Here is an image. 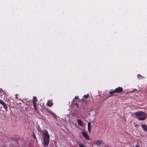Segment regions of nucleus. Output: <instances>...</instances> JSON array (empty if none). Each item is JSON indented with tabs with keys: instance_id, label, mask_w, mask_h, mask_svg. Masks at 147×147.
<instances>
[{
	"instance_id": "nucleus-1",
	"label": "nucleus",
	"mask_w": 147,
	"mask_h": 147,
	"mask_svg": "<svg viewBox=\"0 0 147 147\" xmlns=\"http://www.w3.org/2000/svg\"><path fill=\"white\" fill-rule=\"evenodd\" d=\"M135 114L139 121H144L147 117L146 114L142 111L136 112Z\"/></svg>"
},
{
	"instance_id": "nucleus-2",
	"label": "nucleus",
	"mask_w": 147,
	"mask_h": 147,
	"mask_svg": "<svg viewBox=\"0 0 147 147\" xmlns=\"http://www.w3.org/2000/svg\"><path fill=\"white\" fill-rule=\"evenodd\" d=\"M123 90V89L122 87H119L116 88L114 90L109 92L110 94H112L115 93H120Z\"/></svg>"
},
{
	"instance_id": "nucleus-3",
	"label": "nucleus",
	"mask_w": 147,
	"mask_h": 147,
	"mask_svg": "<svg viewBox=\"0 0 147 147\" xmlns=\"http://www.w3.org/2000/svg\"><path fill=\"white\" fill-rule=\"evenodd\" d=\"M44 135L43 142H49L50 136L47 131L45 129L44 130V132L42 133Z\"/></svg>"
},
{
	"instance_id": "nucleus-4",
	"label": "nucleus",
	"mask_w": 147,
	"mask_h": 147,
	"mask_svg": "<svg viewBox=\"0 0 147 147\" xmlns=\"http://www.w3.org/2000/svg\"><path fill=\"white\" fill-rule=\"evenodd\" d=\"M0 104L3 106L4 108L6 110H7V104L5 103L1 100H0Z\"/></svg>"
},
{
	"instance_id": "nucleus-5",
	"label": "nucleus",
	"mask_w": 147,
	"mask_h": 147,
	"mask_svg": "<svg viewBox=\"0 0 147 147\" xmlns=\"http://www.w3.org/2000/svg\"><path fill=\"white\" fill-rule=\"evenodd\" d=\"M82 135L84 137L88 140H90V138L88 135L87 133H86L84 132L83 131L82 133Z\"/></svg>"
},
{
	"instance_id": "nucleus-6",
	"label": "nucleus",
	"mask_w": 147,
	"mask_h": 147,
	"mask_svg": "<svg viewBox=\"0 0 147 147\" xmlns=\"http://www.w3.org/2000/svg\"><path fill=\"white\" fill-rule=\"evenodd\" d=\"M88 125V132L89 133H90L91 129L90 128L91 127V123L90 122H88L87 124Z\"/></svg>"
},
{
	"instance_id": "nucleus-7",
	"label": "nucleus",
	"mask_w": 147,
	"mask_h": 147,
	"mask_svg": "<svg viewBox=\"0 0 147 147\" xmlns=\"http://www.w3.org/2000/svg\"><path fill=\"white\" fill-rule=\"evenodd\" d=\"M32 103L33 104L34 108L35 110H36L37 109V108L36 107V103L34 100H32Z\"/></svg>"
},
{
	"instance_id": "nucleus-8",
	"label": "nucleus",
	"mask_w": 147,
	"mask_h": 147,
	"mask_svg": "<svg viewBox=\"0 0 147 147\" xmlns=\"http://www.w3.org/2000/svg\"><path fill=\"white\" fill-rule=\"evenodd\" d=\"M141 127L144 130H145L147 132V126L145 124H142Z\"/></svg>"
},
{
	"instance_id": "nucleus-9",
	"label": "nucleus",
	"mask_w": 147,
	"mask_h": 147,
	"mask_svg": "<svg viewBox=\"0 0 147 147\" xmlns=\"http://www.w3.org/2000/svg\"><path fill=\"white\" fill-rule=\"evenodd\" d=\"M53 105V103L51 101H48L47 103V105L49 107H51Z\"/></svg>"
},
{
	"instance_id": "nucleus-10",
	"label": "nucleus",
	"mask_w": 147,
	"mask_h": 147,
	"mask_svg": "<svg viewBox=\"0 0 147 147\" xmlns=\"http://www.w3.org/2000/svg\"><path fill=\"white\" fill-rule=\"evenodd\" d=\"M49 143V142H43V144L44 147H48Z\"/></svg>"
},
{
	"instance_id": "nucleus-11",
	"label": "nucleus",
	"mask_w": 147,
	"mask_h": 147,
	"mask_svg": "<svg viewBox=\"0 0 147 147\" xmlns=\"http://www.w3.org/2000/svg\"><path fill=\"white\" fill-rule=\"evenodd\" d=\"M77 121L78 125L80 126H82L83 125V123L80 120L78 119Z\"/></svg>"
},
{
	"instance_id": "nucleus-12",
	"label": "nucleus",
	"mask_w": 147,
	"mask_h": 147,
	"mask_svg": "<svg viewBox=\"0 0 147 147\" xmlns=\"http://www.w3.org/2000/svg\"><path fill=\"white\" fill-rule=\"evenodd\" d=\"M96 144L97 145H101L103 143L102 141H100L99 140H97L95 142Z\"/></svg>"
},
{
	"instance_id": "nucleus-13",
	"label": "nucleus",
	"mask_w": 147,
	"mask_h": 147,
	"mask_svg": "<svg viewBox=\"0 0 147 147\" xmlns=\"http://www.w3.org/2000/svg\"><path fill=\"white\" fill-rule=\"evenodd\" d=\"M78 144L80 147H86L84 146L83 144L81 142H78Z\"/></svg>"
},
{
	"instance_id": "nucleus-14",
	"label": "nucleus",
	"mask_w": 147,
	"mask_h": 147,
	"mask_svg": "<svg viewBox=\"0 0 147 147\" xmlns=\"http://www.w3.org/2000/svg\"><path fill=\"white\" fill-rule=\"evenodd\" d=\"M137 77L139 79H142L144 78V77L141 76L140 74H138L137 75Z\"/></svg>"
},
{
	"instance_id": "nucleus-15",
	"label": "nucleus",
	"mask_w": 147,
	"mask_h": 147,
	"mask_svg": "<svg viewBox=\"0 0 147 147\" xmlns=\"http://www.w3.org/2000/svg\"><path fill=\"white\" fill-rule=\"evenodd\" d=\"M39 127L38 128L37 130L40 133H42V134L44 132Z\"/></svg>"
},
{
	"instance_id": "nucleus-16",
	"label": "nucleus",
	"mask_w": 147,
	"mask_h": 147,
	"mask_svg": "<svg viewBox=\"0 0 147 147\" xmlns=\"http://www.w3.org/2000/svg\"><path fill=\"white\" fill-rule=\"evenodd\" d=\"M89 95L88 94H87V95H85L83 97L85 98H87L88 97Z\"/></svg>"
},
{
	"instance_id": "nucleus-17",
	"label": "nucleus",
	"mask_w": 147,
	"mask_h": 147,
	"mask_svg": "<svg viewBox=\"0 0 147 147\" xmlns=\"http://www.w3.org/2000/svg\"><path fill=\"white\" fill-rule=\"evenodd\" d=\"M32 100L34 101H38V100H37V97L36 96H34L33 97V100Z\"/></svg>"
},
{
	"instance_id": "nucleus-18",
	"label": "nucleus",
	"mask_w": 147,
	"mask_h": 147,
	"mask_svg": "<svg viewBox=\"0 0 147 147\" xmlns=\"http://www.w3.org/2000/svg\"><path fill=\"white\" fill-rule=\"evenodd\" d=\"M33 138L35 139H36L37 138L36 137V136H35V135L34 134V133H33Z\"/></svg>"
},
{
	"instance_id": "nucleus-19",
	"label": "nucleus",
	"mask_w": 147,
	"mask_h": 147,
	"mask_svg": "<svg viewBox=\"0 0 147 147\" xmlns=\"http://www.w3.org/2000/svg\"><path fill=\"white\" fill-rule=\"evenodd\" d=\"M75 105H76V106L78 108H79V106H78V103H75Z\"/></svg>"
},
{
	"instance_id": "nucleus-20",
	"label": "nucleus",
	"mask_w": 147,
	"mask_h": 147,
	"mask_svg": "<svg viewBox=\"0 0 147 147\" xmlns=\"http://www.w3.org/2000/svg\"><path fill=\"white\" fill-rule=\"evenodd\" d=\"M75 99L76 100H78V96H75Z\"/></svg>"
},
{
	"instance_id": "nucleus-21",
	"label": "nucleus",
	"mask_w": 147,
	"mask_h": 147,
	"mask_svg": "<svg viewBox=\"0 0 147 147\" xmlns=\"http://www.w3.org/2000/svg\"><path fill=\"white\" fill-rule=\"evenodd\" d=\"M17 94H16L15 95L16 98V99H18V98L17 97Z\"/></svg>"
},
{
	"instance_id": "nucleus-22",
	"label": "nucleus",
	"mask_w": 147,
	"mask_h": 147,
	"mask_svg": "<svg viewBox=\"0 0 147 147\" xmlns=\"http://www.w3.org/2000/svg\"><path fill=\"white\" fill-rule=\"evenodd\" d=\"M136 147H139L138 146H136Z\"/></svg>"
}]
</instances>
